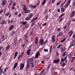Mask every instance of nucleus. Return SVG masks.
Masks as SVG:
<instances>
[{
  "mask_svg": "<svg viewBox=\"0 0 75 75\" xmlns=\"http://www.w3.org/2000/svg\"><path fill=\"white\" fill-rule=\"evenodd\" d=\"M61 1H60L57 3V5L58 6V5H59V4H60V3H61Z\"/></svg>",
  "mask_w": 75,
  "mask_h": 75,
  "instance_id": "e433bc0d",
  "label": "nucleus"
},
{
  "mask_svg": "<svg viewBox=\"0 0 75 75\" xmlns=\"http://www.w3.org/2000/svg\"><path fill=\"white\" fill-rule=\"evenodd\" d=\"M25 20L26 21H28V20H30V18L28 17H26L25 18Z\"/></svg>",
  "mask_w": 75,
  "mask_h": 75,
  "instance_id": "b1692460",
  "label": "nucleus"
},
{
  "mask_svg": "<svg viewBox=\"0 0 75 75\" xmlns=\"http://www.w3.org/2000/svg\"><path fill=\"white\" fill-rule=\"evenodd\" d=\"M14 27V25H11L9 29V31H11L12 29H13Z\"/></svg>",
  "mask_w": 75,
  "mask_h": 75,
  "instance_id": "9d476101",
  "label": "nucleus"
},
{
  "mask_svg": "<svg viewBox=\"0 0 75 75\" xmlns=\"http://www.w3.org/2000/svg\"><path fill=\"white\" fill-rule=\"evenodd\" d=\"M52 42H54L55 41V35H53L52 36Z\"/></svg>",
  "mask_w": 75,
  "mask_h": 75,
  "instance_id": "1a4fd4ad",
  "label": "nucleus"
},
{
  "mask_svg": "<svg viewBox=\"0 0 75 75\" xmlns=\"http://www.w3.org/2000/svg\"><path fill=\"white\" fill-rule=\"evenodd\" d=\"M55 1V0H52V3H54Z\"/></svg>",
  "mask_w": 75,
  "mask_h": 75,
  "instance_id": "338daca9",
  "label": "nucleus"
},
{
  "mask_svg": "<svg viewBox=\"0 0 75 75\" xmlns=\"http://www.w3.org/2000/svg\"><path fill=\"white\" fill-rule=\"evenodd\" d=\"M46 25H47V23H43V24H42V26H45Z\"/></svg>",
  "mask_w": 75,
  "mask_h": 75,
  "instance_id": "8fccbe9b",
  "label": "nucleus"
},
{
  "mask_svg": "<svg viewBox=\"0 0 75 75\" xmlns=\"http://www.w3.org/2000/svg\"><path fill=\"white\" fill-rule=\"evenodd\" d=\"M73 33H74V32L73 31L71 32V30L70 32H69V33H68V34H70H70L69 35V37H71V36L72 35V34H73Z\"/></svg>",
  "mask_w": 75,
  "mask_h": 75,
  "instance_id": "dca6fc26",
  "label": "nucleus"
},
{
  "mask_svg": "<svg viewBox=\"0 0 75 75\" xmlns=\"http://www.w3.org/2000/svg\"><path fill=\"white\" fill-rule=\"evenodd\" d=\"M7 69H8V67H6L5 69L4 70V71H5V72L6 71H7Z\"/></svg>",
  "mask_w": 75,
  "mask_h": 75,
  "instance_id": "69168bd1",
  "label": "nucleus"
},
{
  "mask_svg": "<svg viewBox=\"0 0 75 75\" xmlns=\"http://www.w3.org/2000/svg\"><path fill=\"white\" fill-rule=\"evenodd\" d=\"M57 12H58V13H59V12H60V9H59V8L57 9Z\"/></svg>",
  "mask_w": 75,
  "mask_h": 75,
  "instance_id": "e2e57ef3",
  "label": "nucleus"
},
{
  "mask_svg": "<svg viewBox=\"0 0 75 75\" xmlns=\"http://www.w3.org/2000/svg\"><path fill=\"white\" fill-rule=\"evenodd\" d=\"M10 14V12H8L6 14V17H7V16H8Z\"/></svg>",
  "mask_w": 75,
  "mask_h": 75,
  "instance_id": "c85d7f7f",
  "label": "nucleus"
},
{
  "mask_svg": "<svg viewBox=\"0 0 75 75\" xmlns=\"http://www.w3.org/2000/svg\"><path fill=\"white\" fill-rule=\"evenodd\" d=\"M46 0H44L43 1V2H42V6L44 5V4H45V2H46Z\"/></svg>",
  "mask_w": 75,
  "mask_h": 75,
  "instance_id": "393cba45",
  "label": "nucleus"
},
{
  "mask_svg": "<svg viewBox=\"0 0 75 75\" xmlns=\"http://www.w3.org/2000/svg\"><path fill=\"white\" fill-rule=\"evenodd\" d=\"M72 57V54H70L68 55L69 58H71Z\"/></svg>",
  "mask_w": 75,
  "mask_h": 75,
  "instance_id": "2f4dec72",
  "label": "nucleus"
},
{
  "mask_svg": "<svg viewBox=\"0 0 75 75\" xmlns=\"http://www.w3.org/2000/svg\"><path fill=\"white\" fill-rule=\"evenodd\" d=\"M40 45H42L44 44V40L43 39H41L40 41Z\"/></svg>",
  "mask_w": 75,
  "mask_h": 75,
  "instance_id": "6e6552de",
  "label": "nucleus"
},
{
  "mask_svg": "<svg viewBox=\"0 0 75 75\" xmlns=\"http://www.w3.org/2000/svg\"><path fill=\"white\" fill-rule=\"evenodd\" d=\"M22 23L23 25H25V24H26L27 23V22L26 21H24Z\"/></svg>",
  "mask_w": 75,
  "mask_h": 75,
  "instance_id": "bb28decb",
  "label": "nucleus"
},
{
  "mask_svg": "<svg viewBox=\"0 0 75 75\" xmlns=\"http://www.w3.org/2000/svg\"><path fill=\"white\" fill-rule=\"evenodd\" d=\"M29 6H30V8H32V7H33V5L30 4L29 5Z\"/></svg>",
  "mask_w": 75,
  "mask_h": 75,
  "instance_id": "bf43d9fd",
  "label": "nucleus"
},
{
  "mask_svg": "<svg viewBox=\"0 0 75 75\" xmlns=\"http://www.w3.org/2000/svg\"><path fill=\"white\" fill-rule=\"evenodd\" d=\"M64 61H65L64 59H62L61 60V61H62V62H64Z\"/></svg>",
  "mask_w": 75,
  "mask_h": 75,
  "instance_id": "680f3d73",
  "label": "nucleus"
},
{
  "mask_svg": "<svg viewBox=\"0 0 75 75\" xmlns=\"http://www.w3.org/2000/svg\"><path fill=\"white\" fill-rule=\"evenodd\" d=\"M11 23H14V21L13 20V19H11Z\"/></svg>",
  "mask_w": 75,
  "mask_h": 75,
  "instance_id": "6e6d98bb",
  "label": "nucleus"
},
{
  "mask_svg": "<svg viewBox=\"0 0 75 75\" xmlns=\"http://www.w3.org/2000/svg\"><path fill=\"white\" fill-rule=\"evenodd\" d=\"M56 55H57V57H59V54L58 53V52L57 51L56 52Z\"/></svg>",
  "mask_w": 75,
  "mask_h": 75,
  "instance_id": "c9c22d12",
  "label": "nucleus"
},
{
  "mask_svg": "<svg viewBox=\"0 0 75 75\" xmlns=\"http://www.w3.org/2000/svg\"><path fill=\"white\" fill-rule=\"evenodd\" d=\"M17 38H15L14 39V44L15 46H16V42H17Z\"/></svg>",
  "mask_w": 75,
  "mask_h": 75,
  "instance_id": "a211bd4d",
  "label": "nucleus"
},
{
  "mask_svg": "<svg viewBox=\"0 0 75 75\" xmlns=\"http://www.w3.org/2000/svg\"><path fill=\"white\" fill-rule=\"evenodd\" d=\"M24 11L25 12H24V14H25L26 13H30V10H28L27 8H26V9H24Z\"/></svg>",
  "mask_w": 75,
  "mask_h": 75,
  "instance_id": "7ed1b4c3",
  "label": "nucleus"
},
{
  "mask_svg": "<svg viewBox=\"0 0 75 75\" xmlns=\"http://www.w3.org/2000/svg\"><path fill=\"white\" fill-rule=\"evenodd\" d=\"M63 35L62 32H60L57 35V37H58L59 36H62Z\"/></svg>",
  "mask_w": 75,
  "mask_h": 75,
  "instance_id": "412c9836",
  "label": "nucleus"
},
{
  "mask_svg": "<svg viewBox=\"0 0 75 75\" xmlns=\"http://www.w3.org/2000/svg\"><path fill=\"white\" fill-rule=\"evenodd\" d=\"M61 30V28H57V31H59Z\"/></svg>",
  "mask_w": 75,
  "mask_h": 75,
  "instance_id": "09e8293b",
  "label": "nucleus"
},
{
  "mask_svg": "<svg viewBox=\"0 0 75 75\" xmlns=\"http://www.w3.org/2000/svg\"><path fill=\"white\" fill-rule=\"evenodd\" d=\"M67 57H68V56H67H67H65V57H64V59L65 60V59H67Z\"/></svg>",
  "mask_w": 75,
  "mask_h": 75,
  "instance_id": "ea45409f",
  "label": "nucleus"
},
{
  "mask_svg": "<svg viewBox=\"0 0 75 75\" xmlns=\"http://www.w3.org/2000/svg\"><path fill=\"white\" fill-rule=\"evenodd\" d=\"M60 61V60H59V59H58L57 60H53V62L56 64H57Z\"/></svg>",
  "mask_w": 75,
  "mask_h": 75,
  "instance_id": "0eeeda50",
  "label": "nucleus"
},
{
  "mask_svg": "<svg viewBox=\"0 0 75 75\" xmlns=\"http://www.w3.org/2000/svg\"><path fill=\"white\" fill-rule=\"evenodd\" d=\"M74 15H75V11H73L70 15V17H72L73 16H74Z\"/></svg>",
  "mask_w": 75,
  "mask_h": 75,
  "instance_id": "f3484780",
  "label": "nucleus"
},
{
  "mask_svg": "<svg viewBox=\"0 0 75 75\" xmlns=\"http://www.w3.org/2000/svg\"><path fill=\"white\" fill-rule=\"evenodd\" d=\"M18 65V62H16L14 64L13 66V68L14 69H16L17 67V66Z\"/></svg>",
  "mask_w": 75,
  "mask_h": 75,
  "instance_id": "2eb2a0df",
  "label": "nucleus"
},
{
  "mask_svg": "<svg viewBox=\"0 0 75 75\" xmlns=\"http://www.w3.org/2000/svg\"><path fill=\"white\" fill-rule=\"evenodd\" d=\"M31 67L32 68H33V67H34V63H33V62H31Z\"/></svg>",
  "mask_w": 75,
  "mask_h": 75,
  "instance_id": "7c9ffc66",
  "label": "nucleus"
},
{
  "mask_svg": "<svg viewBox=\"0 0 75 75\" xmlns=\"http://www.w3.org/2000/svg\"><path fill=\"white\" fill-rule=\"evenodd\" d=\"M66 52H64L63 53V55H62V56L63 57H64V56H65V55H66Z\"/></svg>",
  "mask_w": 75,
  "mask_h": 75,
  "instance_id": "473e14b6",
  "label": "nucleus"
},
{
  "mask_svg": "<svg viewBox=\"0 0 75 75\" xmlns=\"http://www.w3.org/2000/svg\"><path fill=\"white\" fill-rule=\"evenodd\" d=\"M3 65L1 66L0 67V75H1L2 74H3V69L2 68Z\"/></svg>",
  "mask_w": 75,
  "mask_h": 75,
  "instance_id": "39448f33",
  "label": "nucleus"
},
{
  "mask_svg": "<svg viewBox=\"0 0 75 75\" xmlns=\"http://www.w3.org/2000/svg\"><path fill=\"white\" fill-rule=\"evenodd\" d=\"M71 20H69L68 22V23L67 24V25H70V24H71Z\"/></svg>",
  "mask_w": 75,
  "mask_h": 75,
  "instance_id": "c756f323",
  "label": "nucleus"
},
{
  "mask_svg": "<svg viewBox=\"0 0 75 75\" xmlns=\"http://www.w3.org/2000/svg\"><path fill=\"white\" fill-rule=\"evenodd\" d=\"M17 54H18V52H16L14 54V59H15L16 57H17Z\"/></svg>",
  "mask_w": 75,
  "mask_h": 75,
  "instance_id": "6ab92c4d",
  "label": "nucleus"
},
{
  "mask_svg": "<svg viewBox=\"0 0 75 75\" xmlns=\"http://www.w3.org/2000/svg\"><path fill=\"white\" fill-rule=\"evenodd\" d=\"M65 41V38H64V40H61V42H64Z\"/></svg>",
  "mask_w": 75,
  "mask_h": 75,
  "instance_id": "58836bf2",
  "label": "nucleus"
},
{
  "mask_svg": "<svg viewBox=\"0 0 75 75\" xmlns=\"http://www.w3.org/2000/svg\"><path fill=\"white\" fill-rule=\"evenodd\" d=\"M35 44H38V41L37 40H35Z\"/></svg>",
  "mask_w": 75,
  "mask_h": 75,
  "instance_id": "13d9d810",
  "label": "nucleus"
},
{
  "mask_svg": "<svg viewBox=\"0 0 75 75\" xmlns=\"http://www.w3.org/2000/svg\"><path fill=\"white\" fill-rule=\"evenodd\" d=\"M49 18V16H46L45 17V21H47V19Z\"/></svg>",
  "mask_w": 75,
  "mask_h": 75,
  "instance_id": "a878e982",
  "label": "nucleus"
},
{
  "mask_svg": "<svg viewBox=\"0 0 75 75\" xmlns=\"http://www.w3.org/2000/svg\"><path fill=\"white\" fill-rule=\"evenodd\" d=\"M61 11L62 13H64L65 11V8H64L62 7L61 8Z\"/></svg>",
  "mask_w": 75,
  "mask_h": 75,
  "instance_id": "4468645a",
  "label": "nucleus"
},
{
  "mask_svg": "<svg viewBox=\"0 0 75 75\" xmlns=\"http://www.w3.org/2000/svg\"><path fill=\"white\" fill-rule=\"evenodd\" d=\"M27 64L26 67V69H28L29 68H30V64H29V61H28L27 62Z\"/></svg>",
  "mask_w": 75,
  "mask_h": 75,
  "instance_id": "20e7f679",
  "label": "nucleus"
},
{
  "mask_svg": "<svg viewBox=\"0 0 75 75\" xmlns=\"http://www.w3.org/2000/svg\"><path fill=\"white\" fill-rule=\"evenodd\" d=\"M39 75H44V73L40 72Z\"/></svg>",
  "mask_w": 75,
  "mask_h": 75,
  "instance_id": "5fc2aeb1",
  "label": "nucleus"
},
{
  "mask_svg": "<svg viewBox=\"0 0 75 75\" xmlns=\"http://www.w3.org/2000/svg\"><path fill=\"white\" fill-rule=\"evenodd\" d=\"M72 5L73 6H75V2H73Z\"/></svg>",
  "mask_w": 75,
  "mask_h": 75,
  "instance_id": "774afa93",
  "label": "nucleus"
},
{
  "mask_svg": "<svg viewBox=\"0 0 75 75\" xmlns=\"http://www.w3.org/2000/svg\"><path fill=\"white\" fill-rule=\"evenodd\" d=\"M3 12V10H1L0 11V14H1Z\"/></svg>",
  "mask_w": 75,
  "mask_h": 75,
  "instance_id": "864d4df0",
  "label": "nucleus"
},
{
  "mask_svg": "<svg viewBox=\"0 0 75 75\" xmlns=\"http://www.w3.org/2000/svg\"><path fill=\"white\" fill-rule=\"evenodd\" d=\"M52 46L51 45L50 47V53L51 52V51H52Z\"/></svg>",
  "mask_w": 75,
  "mask_h": 75,
  "instance_id": "72a5a7b5",
  "label": "nucleus"
},
{
  "mask_svg": "<svg viewBox=\"0 0 75 75\" xmlns=\"http://www.w3.org/2000/svg\"><path fill=\"white\" fill-rule=\"evenodd\" d=\"M38 37H36V38L35 41H38Z\"/></svg>",
  "mask_w": 75,
  "mask_h": 75,
  "instance_id": "de8ad7c7",
  "label": "nucleus"
},
{
  "mask_svg": "<svg viewBox=\"0 0 75 75\" xmlns=\"http://www.w3.org/2000/svg\"><path fill=\"white\" fill-rule=\"evenodd\" d=\"M45 71V69H43L42 70V71L41 72V73H44V71Z\"/></svg>",
  "mask_w": 75,
  "mask_h": 75,
  "instance_id": "4d7b16f0",
  "label": "nucleus"
},
{
  "mask_svg": "<svg viewBox=\"0 0 75 75\" xmlns=\"http://www.w3.org/2000/svg\"><path fill=\"white\" fill-rule=\"evenodd\" d=\"M33 14L31 13H30L28 16V17L30 19L31 18L33 17Z\"/></svg>",
  "mask_w": 75,
  "mask_h": 75,
  "instance_id": "5701e85b",
  "label": "nucleus"
},
{
  "mask_svg": "<svg viewBox=\"0 0 75 75\" xmlns=\"http://www.w3.org/2000/svg\"><path fill=\"white\" fill-rule=\"evenodd\" d=\"M16 5V3H14L13 4V7H14V6H15Z\"/></svg>",
  "mask_w": 75,
  "mask_h": 75,
  "instance_id": "0e129e2a",
  "label": "nucleus"
},
{
  "mask_svg": "<svg viewBox=\"0 0 75 75\" xmlns=\"http://www.w3.org/2000/svg\"><path fill=\"white\" fill-rule=\"evenodd\" d=\"M48 11V10L47 9L45 10L43 14H45L47 13V12Z\"/></svg>",
  "mask_w": 75,
  "mask_h": 75,
  "instance_id": "cd10ccee",
  "label": "nucleus"
},
{
  "mask_svg": "<svg viewBox=\"0 0 75 75\" xmlns=\"http://www.w3.org/2000/svg\"><path fill=\"white\" fill-rule=\"evenodd\" d=\"M50 66H51V65L50 64L49 65V66H48L47 68V71H48V69H49V68H50Z\"/></svg>",
  "mask_w": 75,
  "mask_h": 75,
  "instance_id": "c03bdc74",
  "label": "nucleus"
},
{
  "mask_svg": "<svg viewBox=\"0 0 75 75\" xmlns=\"http://www.w3.org/2000/svg\"><path fill=\"white\" fill-rule=\"evenodd\" d=\"M24 64L23 63L22 64V63H21V66L20 67V69L21 70H22V69H23L24 68Z\"/></svg>",
  "mask_w": 75,
  "mask_h": 75,
  "instance_id": "f03ea898",
  "label": "nucleus"
},
{
  "mask_svg": "<svg viewBox=\"0 0 75 75\" xmlns=\"http://www.w3.org/2000/svg\"><path fill=\"white\" fill-rule=\"evenodd\" d=\"M6 0H3L2 1V6H5L6 5Z\"/></svg>",
  "mask_w": 75,
  "mask_h": 75,
  "instance_id": "423d86ee",
  "label": "nucleus"
},
{
  "mask_svg": "<svg viewBox=\"0 0 75 75\" xmlns=\"http://www.w3.org/2000/svg\"><path fill=\"white\" fill-rule=\"evenodd\" d=\"M33 34V31H31L30 33V35H32V34Z\"/></svg>",
  "mask_w": 75,
  "mask_h": 75,
  "instance_id": "603ef678",
  "label": "nucleus"
},
{
  "mask_svg": "<svg viewBox=\"0 0 75 75\" xmlns=\"http://www.w3.org/2000/svg\"><path fill=\"white\" fill-rule=\"evenodd\" d=\"M12 3H13V1H12L11 0L10 1V3L9 4V5H11V4H12Z\"/></svg>",
  "mask_w": 75,
  "mask_h": 75,
  "instance_id": "4c0bfd02",
  "label": "nucleus"
},
{
  "mask_svg": "<svg viewBox=\"0 0 75 75\" xmlns=\"http://www.w3.org/2000/svg\"><path fill=\"white\" fill-rule=\"evenodd\" d=\"M65 65V63H63V65L62 64V67H64Z\"/></svg>",
  "mask_w": 75,
  "mask_h": 75,
  "instance_id": "3c124183",
  "label": "nucleus"
},
{
  "mask_svg": "<svg viewBox=\"0 0 75 75\" xmlns=\"http://www.w3.org/2000/svg\"><path fill=\"white\" fill-rule=\"evenodd\" d=\"M10 48V45H7L5 49L6 51H7V50H9V48Z\"/></svg>",
  "mask_w": 75,
  "mask_h": 75,
  "instance_id": "ddd939ff",
  "label": "nucleus"
},
{
  "mask_svg": "<svg viewBox=\"0 0 75 75\" xmlns=\"http://www.w3.org/2000/svg\"><path fill=\"white\" fill-rule=\"evenodd\" d=\"M44 51H45V52H48V50L45 49H44Z\"/></svg>",
  "mask_w": 75,
  "mask_h": 75,
  "instance_id": "37998d69",
  "label": "nucleus"
},
{
  "mask_svg": "<svg viewBox=\"0 0 75 75\" xmlns=\"http://www.w3.org/2000/svg\"><path fill=\"white\" fill-rule=\"evenodd\" d=\"M23 6V10H24V9H26V8H26V7H25L26 6L25 5H24Z\"/></svg>",
  "mask_w": 75,
  "mask_h": 75,
  "instance_id": "f704fd0d",
  "label": "nucleus"
},
{
  "mask_svg": "<svg viewBox=\"0 0 75 75\" xmlns=\"http://www.w3.org/2000/svg\"><path fill=\"white\" fill-rule=\"evenodd\" d=\"M72 38H74V39H75V34L73 35Z\"/></svg>",
  "mask_w": 75,
  "mask_h": 75,
  "instance_id": "a18cd8bd",
  "label": "nucleus"
},
{
  "mask_svg": "<svg viewBox=\"0 0 75 75\" xmlns=\"http://www.w3.org/2000/svg\"><path fill=\"white\" fill-rule=\"evenodd\" d=\"M31 51V50L30 49H29L27 51V55H29L30 54V52Z\"/></svg>",
  "mask_w": 75,
  "mask_h": 75,
  "instance_id": "f8f14e48",
  "label": "nucleus"
},
{
  "mask_svg": "<svg viewBox=\"0 0 75 75\" xmlns=\"http://www.w3.org/2000/svg\"><path fill=\"white\" fill-rule=\"evenodd\" d=\"M71 3V0H69L67 1V3L64 5L65 8H67L68 7V6L69 5V4Z\"/></svg>",
  "mask_w": 75,
  "mask_h": 75,
  "instance_id": "f257e3e1",
  "label": "nucleus"
},
{
  "mask_svg": "<svg viewBox=\"0 0 75 75\" xmlns=\"http://www.w3.org/2000/svg\"><path fill=\"white\" fill-rule=\"evenodd\" d=\"M1 39H3V41H4V40H5L6 39H7V36H6L5 37H4V35H3L1 38Z\"/></svg>",
  "mask_w": 75,
  "mask_h": 75,
  "instance_id": "4be33fe9",
  "label": "nucleus"
},
{
  "mask_svg": "<svg viewBox=\"0 0 75 75\" xmlns=\"http://www.w3.org/2000/svg\"><path fill=\"white\" fill-rule=\"evenodd\" d=\"M0 24H6V22H5L4 20H3L1 22Z\"/></svg>",
  "mask_w": 75,
  "mask_h": 75,
  "instance_id": "aec40b11",
  "label": "nucleus"
},
{
  "mask_svg": "<svg viewBox=\"0 0 75 75\" xmlns=\"http://www.w3.org/2000/svg\"><path fill=\"white\" fill-rule=\"evenodd\" d=\"M28 27V25H26L25 26V28H27Z\"/></svg>",
  "mask_w": 75,
  "mask_h": 75,
  "instance_id": "79ce46f5",
  "label": "nucleus"
},
{
  "mask_svg": "<svg viewBox=\"0 0 75 75\" xmlns=\"http://www.w3.org/2000/svg\"><path fill=\"white\" fill-rule=\"evenodd\" d=\"M14 14L15 16H17L18 14V12L17 11H16L15 13Z\"/></svg>",
  "mask_w": 75,
  "mask_h": 75,
  "instance_id": "a19ab883",
  "label": "nucleus"
},
{
  "mask_svg": "<svg viewBox=\"0 0 75 75\" xmlns=\"http://www.w3.org/2000/svg\"><path fill=\"white\" fill-rule=\"evenodd\" d=\"M35 23V21L33 22L31 24V26H33L34 25V23Z\"/></svg>",
  "mask_w": 75,
  "mask_h": 75,
  "instance_id": "49530a36",
  "label": "nucleus"
},
{
  "mask_svg": "<svg viewBox=\"0 0 75 75\" xmlns=\"http://www.w3.org/2000/svg\"><path fill=\"white\" fill-rule=\"evenodd\" d=\"M34 20H35V18H34L33 19H32V20H31V22H33V21H34Z\"/></svg>",
  "mask_w": 75,
  "mask_h": 75,
  "instance_id": "052dcab7",
  "label": "nucleus"
},
{
  "mask_svg": "<svg viewBox=\"0 0 75 75\" xmlns=\"http://www.w3.org/2000/svg\"><path fill=\"white\" fill-rule=\"evenodd\" d=\"M40 52H38L37 53L35 54V58H38V56H40Z\"/></svg>",
  "mask_w": 75,
  "mask_h": 75,
  "instance_id": "9b49d317",
  "label": "nucleus"
}]
</instances>
